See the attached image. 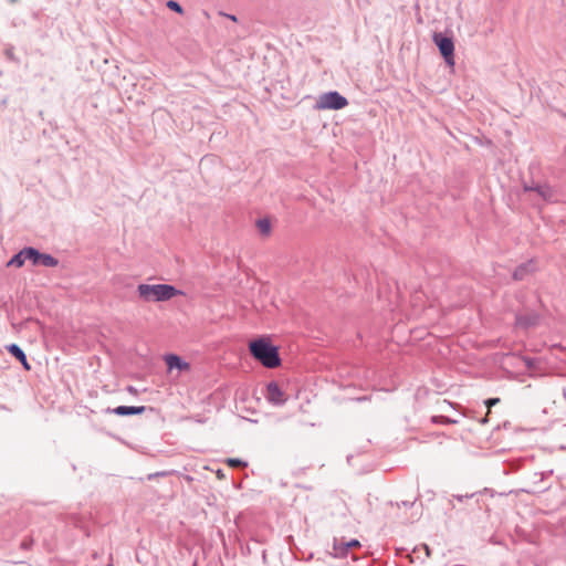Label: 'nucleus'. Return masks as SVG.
<instances>
[{
  "label": "nucleus",
  "mask_w": 566,
  "mask_h": 566,
  "mask_svg": "<svg viewBox=\"0 0 566 566\" xmlns=\"http://www.w3.org/2000/svg\"><path fill=\"white\" fill-rule=\"evenodd\" d=\"M249 349L251 355L266 368H276L281 365L279 349L268 337L250 342Z\"/></svg>",
  "instance_id": "f257e3e1"
},
{
  "label": "nucleus",
  "mask_w": 566,
  "mask_h": 566,
  "mask_svg": "<svg viewBox=\"0 0 566 566\" xmlns=\"http://www.w3.org/2000/svg\"><path fill=\"white\" fill-rule=\"evenodd\" d=\"M181 292L169 284H139L137 294L144 302H164L168 301Z\"/></svg>",
  "instance_id": "f03ea898"
},
{
  "label": "nucleus",
  "mask_w": 566,
  "mask_h": 566,
  "mask_svg": "<svg viewBox=\"0 0 566 566\" xmlns=\"http://www.w3.org/2000/svg\"><path fill=\"white\" fill-rule=\"evenodd\" d=\"M347 104V99L337 92H328L318 96L315 108L317 111L340 109Z\"/></svg>",
  "instance_id": "7ed1b4c3"
},
{
  "label": "nucleus",
  "mask_w": 566,
  "mask_h": 566,
  "mask_svg": "<svg viewBox=\"0 0 566 566\" xmlns=\"http://www.w3.org/2000/svg\"><path fill=\"white\" fill-rule=\"evenodd\" d=\"M434 44L439 48L441 55L446 63L453 67L454 62V43L449 36H444L442 33H434L432 38Z\"/></svg>",
  "instance_id": "20e7f679"
},
{
  "label": "nucleus",
  "mask_w": 566,
  "mask_h": 566,
  "mask_svg": "<svg viewBox=\"0 0 566 566\" xmlns=\"http://www.w3.org/2000/svg\"><path fill=\"white\" fill-rule=\"evenodd\" d=\"M29 258L28 260L31 261L34 265H43L48 268H53L57 265V260L53 258L50 254L40 253L34 248H29Z\"/></svg>",
  "instance_id": "39448f33"
},
{
  "label": "nucleus",
  "mask_w": 566,
  "mask_h": 566,
  "mask_svg": "<svg viewBox=\"0 0 566 566\" xmlns=\"http://www.w3.org/2000/svg\"><path fill=\"white\" fill-rule=\"evenodd\" d=\"M525 192H533L541 199L547 202H552L556 200L554 189L548 185H536V186H524Z\"/></svg>",
  "instance_id": "423d86ee"
},
{
  "label": "nucleus",
  "mask_w": 566,
  "mask_h": 566,
  "mask_svg": "<svg viewBox=\"0 0 566 566\" xmlns=\"http://www.w3.org/2000/svg\"><path fill=\"white\" fill-rule=\"evenodd\" d=\"M168 371L177 369L179 373H188L190 370V364L178 355L169 354L164 357Z\"/></svg>",
  "instance_id": "0eeeda50"
},
{
  "label": "nucleus",
  "mask_w": 566,
  "mask_h": 566,
  "mask_svg": "<svg viewBox=\"0 0 566 566\" xmlns=\"http://www.w3.org/2000/svg\"><path fill=\"white\" fill-rule=\"evenodd\" d=\"M266 398L269 401L275 405H282L285 402L286 398L284 392L281 390L277 384L270 382L266 388Z\"/></svg>",
  "instance_id": "6e6552de"
},
{
  "label": "nucleus",
  "mask_w": 566,
  "mask_h": 566,
  "mask_svg": "<svg viewBox=\"0 0 566 566\" xmlns=\"http://www.w3.org/2000/svg\"><path fill=\"white\" fill-rule=\"evenodd\" d=\"M145 407H127V406H119L114 409V412L118 416H130V415H140L145 411Z\"/></svg>",
  "instance_id": "1a4fd4ad"
},
{
  "label": "nucleus",
  "mask_w": 566,
  "mask_h": 566,
  "mask_svg": "<svg viewBox=\"0 0 566 566\" xmlns=\"http://www.w3.org/2000/svg\"><path fill=\"white\" fill-rule=\"evenodd\" d=\"M354 546V541L343 542V541H335L334 544V555L336 557H343L347 554L348 548Z\"/></svg>",
  "instance_id": "9d476101"
},
{
  "label": "nucleus",
  "mask_w": 566,
  "mask_h": 566,
  "mask_svg": "<svg viewBox=\"0 0 566 566\" xmlns=\"http://www.w3.org/2000/svg\"><path fill=\"white\" fill-rule=\"evenodd\" d=\"M29 248H25L23 250H21L18 254H15L8 263V265H12V266H15V268H21L24 262L28 260L29 258Z\"/></svg>",
  "instance_id": "9b49d317"
},
{
  "label": "nucleus",
  "mask_w": 566,
  "mask_h": 566,
  "mask_svg": "<svg viewBox=\"0 0 566 566\" xmlns=\"http://www.w3.org/2000/svg\"><path fill=\"white\" fill-rule=\"evenodd\" d=\"M255 226L260 234L263 237H269L271 234L272 224L268 218L256 220Z\"/></svg>",
  "instance_id": "f8f14e48"
},
{
  "label": "nucleus",
  "mask_w": 566,
  "mask_h": 566,
  "mask_svg": "<svg viewBox=\"0 0 566 566\" xmlns=\"http://www.w3.org/2000/svg\"><path fill=\"white\" fill-rule=\"evenodd\" d=\"M537 317L535 315H517L516 325L528 327L535 325Z\"/></svg>",
  "instance_id": "ddd939ff"
},
{
  "label": "nucleus",
  "mask_w": 566,
  "mask_h": 566,
  "mask_svg": "<svg viewBox=\"0 0 566 566\" xmlns=\"http://www.w3.org/2000/svg\"><path fill=\"white\" fill-rule=\"evenodd\" d=\"M8 352L14 356L18 360H24L25 354L23 350L15 344H11L7 346Z\"/></svg>",
  "instance_id": "4468645a"
},
{
  "label": "nucleus",
  "mask_w": 566,
  "mask_h": 566,
  "mask_svg": "<svg viewBox=\"0 0 566 566\" xmlns=\"http://www.w3.org/2000/svg\"><path fill=\"white\" fill-rule=\"evenodd\" d=\"M526 272V265H521L518 266L514 273H513V279L514 280H523L524 279V274Z\"/></svg>",
  "instance_id": "2eb2a0df"
},
{
  "label": "nucleus",
  "mask_w": 566,
  "mask_h": 566,
  "mask_svg": "<svg viewBox=\"0 0 566 566\" xmlns=\"http://www.w3.org/2000/svg\"><path fill=\"white\" fill-rule=\"evenodd\" d=\"M167 7H168L170 10H172V11H175V12L179 13V14H182V13H184V10H182L181 6H180L178 2L174 1V0H169V1L167 2Z\"/></svg>",
  "instance_id": "dca6fc26"
},
{
  "label": "nucleus",
  "mask_w": 566,
  "mask_h": 566,
  "mask_svg": "<svg viewBox=\"0 0 566 566\" xmlns=\"http://www.w3.org/2000/svg\"><path fill=\"white\" fill-rule=\"evenodd\" d=\"M432 422L434 423H451L452 421L443 416H434L432 417Z\"/></svg>",
  "instance_id": "f3484780"
},
{
  "label": "nucleus",
  "mask_w": 566,
  "mask_h": 566,
  "mask_svg": "<svg viewBox=\"0 0 566 566\" xmlns=\"http://www.w3.org/2000/svg\"><path fill=\"white\" fill-rule=\"evenodd\" d=\"M227 463L232 468H239L244 465V463L239 459H228Z\"/></svg>",
  "instance_id": "a211bd4d"
},
{
  "label": "nucleus",
  "mask_w": 566,
  "mask_h": 566,
  "mask_svg": "<svg viewBox=\"0 0 566 566\" xmlns=\"http://www.w3.org/2000/svg\"><path fill=\"white\" fill-rule=\"evenodd\" d=\"M500 402V399L499 398H490L488 400H485V405L486 407L490 409L491 407L495 406L496 403Z\"/></svg>",
  "instance_id": "6ab92c4d"
},
{
  "label": "nucleus",
  "mask_w": 566,
  "mask_h": 566,
  "mask_svg": "<svg viewBox=\"0 0 566 566\" xmlns=\"http://www.w3.org/2000/svg\"><path fill=\"white\" fill-rule=\"evenodd\" d=\"M19 361L23 365V367L25 369H28V370L30 369V366H29L28 360H27V356H24V360H19Z\"/></svg>",
  "instance_id": "aec40b11"
},
{
  "label": "nucleus",
  "mask_w": 566,
  "mask_h": 566,
  "mask_svg": "<svg viewBox=\"0 0 566 566\" xmlns=\"http://www.w3.org/2000/svg\"><path fill=\"white\" fill-rule=\"evenodd\" d=\"M19 361L23 365V367L25 369H28V370L30 369V366H29L28 360H27V356H24V360H19Z\"/></svg>",
  "instance_id": "412c9836"
},
{
  "label": "nucleus",
  "mask_w": 566,
  "mask_h": 566,
  "mask_svg": "<svg viewBox=\"0 0 566 566\" xmlns=\"http://www.w3.org/2000/svg\"><path fill=\"white\" fill-rule=\"evenodd\" d=\"M217 476H218L219 479H223V476H224V475H223V473L221 472V470H218V472H217Z\"/></svg>",
  "instance_id": "4be33fe9"
},
{
  "label": "nucleus",
  "mask_w": 566,
  "mask_h": 566,
  "mask_svg": "<svg viewBox=\"0 0 566 566\" xmlns=\"http://www.w3.org/2000/svg\"><path fill=\"white\" fill-rule=\"evenodd\" d=\"M227 17L229 19H231L232 21L237 22V17L235 15L227 14Z\"/></svg>",
  "instance_id": "5701e85b"
},
{
  "label": "nucleus",
  "mask_w": 566,
  "mask_h": 566,
  "mask_svg": "<svg viewBox=\"0 0 566 566\" xmlns=\"http://www.w3.org/2000/svg\"><path fill=\"white\" fill-rule=\"evenodd\" d=\"M128 391L132 392V394H136V389H134L133 387H129Z\"/></svg>",
  "instance_id": "b1692460"
},
{
  "label": "nucleus",
  "mask_w": 566,
  "mask_h": 566,
  "mask_svg": "<svg viewBox=\"0 0 566 566\" xmlns=\"http://www.w3.org/2000/svg\"><path fill=\"white\" fill-rule=\"evenodd\" d=\"M355 545H356V548H358L360 546L359 542L356 539L355 542Z\"/></svg>",
  "instance_id": "393cba45"
},
{
  "label": "nucleus",
  "mask_w": 566,
  "mask_h": 566,
  "mask_svg": "<svg viewBox=\"0 0 566 566\" xmlns=\"http://www.w3.org/2000/svg\"><path fill=\"white\" fill-rule=\"evenodd\" d=\"M107 566H114L113 563H109Z\"/></svg>",
  "instance_id": "a878e982"
}]
</instances>
